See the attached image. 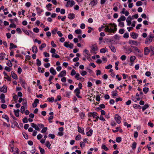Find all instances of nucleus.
Listing matches in <instances>:
<instances>
[{
	"mask_svg": "<svg viewBox=\"0 0 154 154\" xmlns=\"http://www.w3.org/2000/svg\"><path fill=\"white\" fill-rule=\"evenodd\" d=\"M5 96L4 94L2 93V94L0 96V98L1 100V103H5Z\"/></svg>",
	"mask_w": 154,
	"mask_h": 154,
	"instance_id": "nucleus-5",
	"label": "nucleus"
},
{
	"mask_svg": "<svg viewBox=\"0 0 154 154\" xmlns=\"http://www.w3.org/2000/svg\"><path fill=\"white\" fill-rule=\"evenodd\" d=\"M136 57L134 56H132L130 58V61L131 62H133L135 60Z\"/></svg>",
	"mask_w": 154,
	"mask_h": 154,
	"instance_id": "nucleus-40",
	"label": "nucleus"
},
{
	"mask_svg": "<svg viewBox=\"0 0 154 154\" xmlns=\"http://www.w3.org/2000/svg\"><path fill=\"white\" fill-rule=\"evenodd\" d=\"M119 22V26L121 27H123L124 26V24L123 22L121 21Z\"/></svg>",
	"mask_w": 154,
	"mask_h": 154,
	"instance_id": "nucleus-54",
	"label": "nucleus"
},
{
	"mask_svg": "<svg viewBox=\"0 0 154 154\" xmlns=\"http://www.w3.org/2000/svg\"><path fill=\"white\" fill-rule=\"evenodd\" d=\"M97 0H93L91 2V4L93 6L95 5L97 3Z\"/></svg>",
	"mask_w": 154,
	"mask_h": 154,
	"instance_id": "nucleus-28",
	"label": "nucleus"
},
{
	"mask_svg": "<svg viewBox=\"0 0 154 154\" xmlns=\"http://www.w3.org/2000/svg\"><path fill=\"white\" fill-rule=\"evenodd\" d=\"M11 74L13 78L15 79H18V77L17 75L16 74H15L14 72L12 71L11 72Z\"/></svg>",
	"mask_w": 154,
	"mask_h": 154,
	"instance_id": "nucleus-23",
	"label": "nucleus"
},
{
	"mask_svg": "<svg viewBox=\"0 0 154 154\" xmlns=\"http://www.w3.org/2000/svg\"><path fill=\"white\" fill-rule=\"evenodd\" d=\"M128 43L129 44H132V45L137 46L138 45V42L136 41L133 40H129L128 42Z\"/></svg>",
	"mask_w": 154,
	"mask_h": 154,
	"instance_id": "nucleus-18",
	"label": "nucleus"
},
{
	"mask_svg": "<svg viewBox=\"0 0 154 154\" xmlns=\"http://www.w3.org/2000/svg\"><path fill=\"white\" fill-rule=\"evenodd\" d=\"M7 64L10 67H11L12 66V64L10 60H9L8 62L7 63Z\"/></svg>",
	"mask_w": 154,
	"mask_h": 154,
	"instance_id": "nucleus-58",
	"label": "nucleus"
},
{
	"mask_svg": "<svg viewBox=\"0 0 154 154\" xmlns=\"http://www.w3.org/2000/svg\"><path fill=\"white\" fill-rule=\"evenodd\" d=\"M48 128L47 127L43 128L42 129L41 131L42 133H45L47 130Z\"/></svg>",
	"mask_w": 154,
	"mask_h": 154,
	"instance_id": "nucleus-53",
	"label": "nucleus"
},
{
	"mask_svg": "<svg viewBox=\"0 0 154 154\" xmlns=\"http://www.w3.org/2000/svg\"><path fill=\"white\" fill-rule=\"evenodd\" d=\"M32 51L33 53H37L38 52L37 47L35 46H33L32 48Z\"/></svg>",
	"mask_w": 154,
	"mask_h": 154,
	"instance_id": "nucleus-19",
	"label": "nucleus"
},
{
	"mask_svg": "<svg viewBox=\"0 0 154 154\" xmlns=\"http://www.w3.org/2000/svg\"><path fill=\"white\" fill-rule=\"evenodd\" d=\"M74 92L76 93V95L78 98H81V97L79 95L80 93V90L78 88H76Z\"/></svg>",
	"mask_w": 154,
	"mask_h": 154,
	"instance_id": "nucleus-7",
	"label": "nucleus"
},
{
	"mask_svg": "<svg viewBox=\"0 0 154 154\" xmlns=\"http://www.w3.org/2000/svg\"><path fill=\"white\" fill-rule=\"evenodd\" d=\"M0 91L4 93H6L7 91V87L4 85L2 87H0Z\"/></svg>",
	"mask_w": 154,
	"mask_h": 154,
	"instance_id": "nucleus-6",
	"label": "nucleus"
},
{
	"mask_svg": "<svg viewBox=\"0 0 154 154\" xmlns=\"http://www.w3.org/2000/svg\"><path fill=\"white\" fill-rule=\"evenodd\" d=\"M154 38L153 35H148V37L146 38L145 41V43L146 44H149L152 42V38Z\"/></svg>",
	"mask_w": 154,
	"mask_h": 154,
	"instance_id": "nucleus-2",
	"label": "nucleus"
},
{
	"mask_svg": "<svg viewBox=\"0 0 154 154\" xmlns=\"http://www.w3.org/2000/svg\"><path fill=\"white\" fill-rule=\"evenodd\" d=\"M97 113L96 112H93L88 113V116L89 117H93V118L96 119L94 120V122H96L98 121V119L99 118V116L97 115Z\"/></svg>",
	"mask_w": 154,
	"mask_h": 154,
	"instance_id": "nucleus-1",
	"label": "nucleus"
},
{
	"mask_svg": "<svg viewBox=\"0 0 154 154\" xmlns=\"http://www.w3.org/2000/svg\"><path fill=\"white\" fill-rule=\"evenodd\" d=\"M38 148L40 150V152H41V154H43L45 153V151L44 149L42 148L40 146H39Z\"/></svg>",
	"mask_w": 154,
	"mask_h": 154,
	"instance_id": "nucleus-34",
	"label": "nucleus"
},
{
	"mask_svg": "<svg viewBox=\"0 0 154 154\" xmlns=\"http://www.w3.org/2000/svg\"><path fill=\"white\" fill-rule=\"evenodd\" d=\"M56 52V50L54 48H52L51 49L50 52L51 53L54 54Z\"/></svg>",
	"mask_w": 154,
	"mask_h": 154,
	"instance_id": "nucleus-62",
	"label": "nucleus"
},
{
	"mask_svg": "<svg viewBox=\"0 0 154 154\" xmlns=\"http://www.w3.org/2000/svg\"><path fill=\"white\" fill-rule=\"evenodd\" d=\"M109 47L110 48L111 50L114 53H115L116 52V49L115 47L112 45H111L110 46H109Z\"/></svg>",
	"mask_w": 154,
	"mask_h": 154,
	"instance_id": "nucleus-25",
	"label": "nucleus"
},
{
	"mask_svg": "<svg viewBox=\"0 0 154 154\" xmlns=\"http://www.w3.org/2000/svg\"><path fill=\"white\" fill-rule=\"evenodd\" d=\"M36 10L38 13L41 14V13L43 11L41 9L37 7L36 8Z\"/></svg>",
	"mask_w": 154,
	"mask_h": 154,
	"instance_id": "nucleus-35",
	"label": "nucleus"
},
{
	"mask_svg": "<svg viewBox=\"0 0 154 154\" xmlns=\"http://www.w3.org/2000/svg\"><path fill=\"white\" fill-rule=\"evenodd\" d=\"M131 47L133 48L134 49V50L135 51L138 52V53L140 52V50H139L137 47L131 46Z\"/></svg>",
	"mask_w": 154,
	"mask_h": 154,
	"instance_id": "nucleus-48",
	"label": "nucleus"
},
{
	"mask_svg": "<svg viewBox=\"0 0 154 154\" xmlns=\"http://www.w3.org/2000/svg\"><path fill=\"white\" fill-rule=\"evenodd\" d=\"M66 72L65 70L62 71L58 75L59 77H62L66 75Z\"/></svg>",
	"mask_w": 154,
	"mask_h": 154,
	"instance_id": "nucleus-11",
	"label": "nucleus"
},
{
	"mask_svg": "<svg viewBox=\"0 0 154 154\" xmlns=\"http://www.w3.org/2000/svg\"><path fill=\"white\" fill-rule=\"evenodd\" d=\"M33 30L36 33H38L39 32V29L38 28L36 27L33 29Z\"/></svg>",
	"mask_w": 154,
	"mask_h": 154,
	"instance_id": "nucleus-55",
	"label": "nucleus"
},
{
	"mask_svg": "<svg viewBox=\"0 0 154 154\" xmlns=\"http://www.w3.org/2000/svg\"><path fill=\"white\" fill-rule=\"evenodd\" d=\"M75 74H76V72H75V70L74 69H72V70L71 72V75L73 76V75H75Z\"/></svg>",
	"mask_w": 154,
	"mask_h": 154,
	"instance_id": "nucleus-60",
	"label": "nucleus"
},
{
	"mask_svg": "<svg viewBox=\"0 0 154 154\" xmlns=\"http://www.w3.org/2000/svg\"><path fill=\"white\" fill-rule=\"evenodd\" d=\"M61 96L60 95H58L57 97V99H55L54 101L55 102H56L58 100H61Z\"/></svg>",
	"mask_w": 154,
	"mask_h": 154,
	"instance_id": "nucleus-36",
	"label": "nucleus"
},
{
	"mask_svg": "<svg viewBox=\"0 0 154 154\" xmlns=\"http://www.w3.org/2000/svg\"><path fill=\"white\" fill-rule=\"evenodd\" d=\"M46 44L45 43H42L39 47V49L42 50L43 48L46 47Z\"/></svg>",
	"mask_w": 154,
	"mask_h": 154,
	"instance_id": "nucleus-46",
	"label": "nucleus"
},
{
	"mask_svg": "<svg viewBox=\"0 0 154 154\" xmlns=\"http://www.w3.org/2000/svg\"><path fill=\"white\" fill-rule=\"evenodd\" d=\"M122 138L120 137H117L116 138V141L117 142L120 143L121 141Z\"/></svg>",
	"mask_w": 154,
	"mask_h": 154,
	"instance_id": "nucleus-49",
	"label": "nucleus"
},
{
	"mask_svg": "<svg viewBox=\"0 0 154 154\" xmlns=\"http://www.w3.org/2000/svg\"><path fill=\"white\" fill-rule=\"evenodd\" d=\"M143 91L144 92V93L146 94L149 91V88L147 87H145L143 88Z\"/></svg>",
	"mask_w": 154,
	"mask_h": 154,
	"instance_id": "nucleus-37",
	"label": "nucleus"
},
{
	"mask_svg": "<svg viewBox=\"0 0 154 154\" xmlns=\"http://www.w3.org/2000/svg\"><path fill=\"white\" fill-rule=\"evenodd\" d=\"M47 100L49 102H53L54 101V97H51V98L49 97L47 99Z\"/></svg>",
	"mask_w": 154,
	"mask_h": 154,
	"instance_id": "nucleus-39",
	"label": "nucleus"
},
{
	"mask_svg": "<svg viewBox=\"0 0 154 154\" xmlns=\"http://www.w3.org/2000/svg\"><path fill=\"white\" fill-rule=\"evenodd\" d=\"M131 36L132 38L134 39H136L137 38L138 35L137 34H136L134 32H132L131 34Z\"/></svg>",
	"mask_w": 154,
	"mask_h": 154,
	"instance_id": "nucleus-21",
	"label": "nucleus"
},
{
	"mask_svg": "<svg viewBox=\"0 0 154 154\" xmlns=\"http://www.w3.org/2000/svg\"><path fill=\"white\" fill-rule=\"evenodd\" d=\"M131 18L130 16H129L127 19L126 22L128 26H130L131 24Z\"/></svg>",
	"mask_w": 154,
	"mask_h": 154,
	"instance_id": "nucleus-13",
	"label": "nucleus"
},
{
	"mask_svg": "<svg viewBox=\"0 0 154 154\" xmlns=\"http://www.w3.org/2000/svg\"><path fill=\"white\" fill-rule=\"evenodd\" d=\"M81 75L82 76H84L87 74V72L85 71H82L80 72Z\"/></svg>",
	"mask_w": 154,
	"mask_h": 154,
	"instance_id": "nucleus-50",
	"label": "nucleus"
},
{
	"mask_svg": "<svg viewBox=\"0 0 154 154\" xmlns=\"http://www.w3.org/2000/svg\"><path fill=\"white\" fill-rule=\"evenodd\" d=\"M81 139V135L79 134L77 135L75 137V140H80Z\"/></svg>",
	"mask_w": 154,
	"mask_h": 154,
	"instance_id": "nucleus-47",
	"label": "nucleus"
},
{
	"mask_svg": "<svg viewBox=\"0 0 154 154\" xmlns=\"http://www.w3.org/2000/svg\"><path fill=\"white\" fill-rule=\"evenodd\" d=\"M45 145L49 149H51V148L50 147L51 146V144H50L49 141H46L45 143Z\"/></svg>",
	"mask_w": 154,
	"mask_h": 154,
	"instance_id": "nucleus-33",
	"label": "nucleus"
},
{
	"mask_svg": "<svg viewBox=\"0 0 154 154\" xmlns=\"http://www.w3.org/2000/svg\"><path fill=\"white\" fill-rule=\"evenodd\" d=\"M144 54L146 55H148L150 52V51L148 47H146L144 48Z\"/></svg>",
	"mask_w": 154,
	"mask_h": 154,
	"instance_id": "nucleus-8",
	"label": "nucleus"
},
{
	"mask_svg": "<svg viewBox=\"0 0 154 154\" xmlns=\"http://www.w3.org/2000/svg\"><path fill=\"white\" fill-rule=\"evenodd\" d=\"M5 56V53H1L0 54V60H3L4 59Z\"/></svg>",
	"mask_w": 154,
	"mask_h": 154,
	"instance_id": "nucleus-27",
	"label": "nucleus"
},
{
	"mask_svg": "<svg viewBox=\"0 0 154 154\" xmlns=\"http://www.w3.org/2000/svg\"><path fill=\"white\" fill-rule=\"evenodd\" d=\"M143 3L141 1H138L136 3V5L137 6H140L142 5Z\"/></svg>",
	"mask_w": 154,
	"mask_h": 154,
	"instance_id": "nucleus-42",
	"label": "nucleus"
},
{
	"mask_svg": "<svg viewBox=\"0 0 154 154\" xmlns=\"http://www.w3.org/2000/svg\"><path fill=\"white\" fill-rule=\"evenodd\" d=\"M48 137L52 139H54L55 138V135L54 134H49L48 135Z\"/></svg>",
	"mask_w": 154,
	"mask_h": 154,
	"instance_id": "nucleus-59",
	"label": "nucleus"
},
{
	"mask_svg": "<svg viewBox=\"0 0 154 154\" xmlns=\"http://www.w3.org/2000/svg\"><path fill=\"white\" fill-rule=\"evenodd\" d=\"M85 27V24L84 23H82L81 24L80 27L82 29H84Z\"/></svg>",
	"mask_w": 154,
	"mask_h": 154,
	"instance_id": "nucleus-63",
	"label": "nucleus"
},
{
	"mask_svg": "<svg viewBox=\"0 0 154 154\" xmlns=\"http://www.w3.org/2000/svg\"><path fill=\"white\" fill-rule=\"evenodd\" d=\"M133 107L134 108H139V109H140L141 106L139 105L135 104L134 105Z\"/></svg>",
	"mask_w": 154,
	"mask_h": 154,
	"instance_id": "nucleus-52",
	"label": "nucleus"
},
{
	"mask_svg": "<svg viewBox=\"0 0 154 154\" xmlns=\"http://www.w3.org/2000/svg\"><path fill=\"white\" fill-rule=\"evenodd\" d=\"M101 147L105 151H107L108 150V148L104 144L102 145Z\"/></svg>",
	"mask_w": 154,
	"mask_h": 154,
	"instance_id": "nucleus-41",
	"label": "nucleus"
},
{
	"mask_svg": "<svg viewBox=\"0 0 154 154\" xmlns=\"http://www.w3.org/2000/svg\"><path fill=\"white\" fill-rule=\"evenodd\" d=\"M98 50V48L95 45H92V50L93 51H95Z\"/></svg>",
	"mask_w": 154,
	"mask_h": 154,
	"instance_id": "nucleus-31",
	"label": "nucleus"
},
{
	"mask_svg": "<svg viewBox=\"0 0 154 154\" xmlns=\"http://www.w3.org/2000/svg\"><path fill=\"white\" fill-rule=\"evenodd\" d=\"M138 136V133L137 131H135L134 133V137L135 138H137Z\"/></svg>",
	"mask_w": 154,
	"mask_h": 154,
	"instance_id": "nucleus-64",
	"label": "nucleus"
},
{
	"mask_svg": "<svg viewBox=\"0 0 154 154\" xmlns=\"http://www.w3.org/2000/svg\"><path fill=\"white\" fill-rule=\"evenodd\" d=\"M77 128L78 131L79 132L82 134L83 135L85 134L83 128H82L79 126H78Z\"/></svg>",
	"mask_w": 154,
	"mask_h": 154,
	"instance_id": "nucleus-17",
	"label": "nucleus"
},
{
	"mask_svg": "<svg viewBox=\"0 0 154 154\" xmlns=\"http://www.w3.org/2000/svg\"><path fill=\"white\" fill-rule=\"evenodd\" d=\"M115 119L116 122L119 124L120 123L121 120V117L117 114H116L115 116Z\"/></svg>",
	"mask_w": 154,
	"mask_h": 154,
	"instance_id": "nucleus-4",
	"label": "nucleus"
},
{
	"mask_svg": "<svg viewBox=\"0 0 154 154\" xmlns=\"http://www.w3.org/2000/svg\"><path fill=\"white\" fill-rule=\"evenodd\" d=\"M67 3L69 4L70 7H72L75 5V2L73 0H69L67 2Z\"/></svg>",
	"mask_w": 154,
	"mask_h": 154,
	"instance_id": "nucleus-14",
	"label": "nucleus"
},
{
	"mask_svg": "<svg viewBox=\"0 0 154 154\" xmlns=\"http://www.w3.org/2000/svg\"><path fill=\"white\" fill-rule=\"evenodd\" d=\"M43 54L45 57H49V54L47 52H44Z\"/></svg>",
	"mask_w": 154,
	"mask_h": 154,
	"instance_id": "nucleus-56",
	"label": "nucleus"
},
{
	"mask_svg": "<svg viewBox=\"0 0 154 154\" xmlns=\"http://www.w3.org/2000/svg\"><path fill=\"white\" fill-rule=\"evenodd\" d=\"M109 25L111 26L112 27L114 28V29H113V33H115L117 30L116 25L114 23L113 24L110 23L109 24Z\"/></svg>",
	"mask_w": 154,
	"mask_h": 154,
	"instance_id": "nucleus-9",
	"label": "nucleus"
},
{
	"mask_svg": "<svg viewBox=\"0 0 154 154\" xmlns=\"http://www.w3.org/2000/svg\"><path fill=\"white\" fill-rule=\"evenodd\" d=\"M31 125L32 127L34 128L36 130L38 131H39V129L38 126L34 123H31Z\"/></svg>",
	"mask_w": 154,
	"mask_h": 154,
	"instance_id": "nucleus-12",
	"label": "nucleus"
},
{
	"mask_svg": "<svg viewBox=\"0 0 154 154\" xmlns=\"http://www.w3.org/2000/svg\"><path fill=\"white\" fill-rule=\"evenodd\" d=\"M93 133V130L92 129H90L88 132H87L86 133V134L88 136H91L92 134Z\"/></svg>",
	"mask_w": 154,
	"mask_h": 154,
	"instance_id": "nucleus-26",
	"label": "nucleus"
},
{
	"mask_svg": "<svg viewBox=\"0 0 154 154\" xmlns=\"http://www.w3.org/2000/svg\"><path fill=\"white\" fill-rule=\"evenodd\" d=\"M129 34L128 32L125 33L123 35V37L125 38H128L129 37Z\"/></svg>",
	"mask_w": 154,
	"mask_h": 154,
	"instance_id": "nucleus-51",
	"label": "nucleus"
},
{
	"mask_svg": "<svg viewBox=\"0 0 154 154\" xmlns=\"http://www.w3.org/2000/svg\"><path fill=\"white\" fill-rule=\"evenodd\" d=\"M14 113L15 116L16 117L19 116V113L20 112V110L19 109H17V110L14 109Z\"/></svg>",
	"mask_w": 154,
	"mask_h": 154,
	"instance_id": "nucleus-24",
	"label": "nucleus"
},
{
	"mask_svg": "<svg viewBox=\"0 0 154 154\" xmlns=\"http://www.w3.org/2000/svg\"><path fill=\"white\" fill-rule=\"evenodd\" d=\"M149 105L148 104H146L143 107H142V111H144L146 109L149 107Z\"/></svg>",
	"mask_w": 154,
	"mask_h": 154,
	"instance_id": "nucleus-29",
	"label": "nucleus"
},
{
	"mask_svg": "<svg viewBox=\"0 0 154 154\" xmlns=\"http://www.w3.org/2000/svg\"><path fill=\"white\" fill-rule=\"evenodd\" d=\"M52 57H55L56 58H58L60 57V56L57 54L54 53L52 55Z\"/></svg>",
	"mask_w": 154,
	"mask_h": 154,
	"instance_id": "nucleus-45",
	"label": "nucleus"
},
{
	"mask_svg": "<svg viewBox=\"0 0 154 154\" xmlns=\"http://www.w3.org/2000/svg\"><path fill=\"white\" fill-rule=\"evenodd\" d=\"M25 107L24 106H22L21 107V109H20V112L21 113H22V114H23L25 111Z\"/></svg>",
	"mask_w": 154,
	"mask_h": 154,
	"instance_id": "nucleus-44",
	"label": "nucleus"
},
{
	"mask_svg": "<svg viewBox=\"0 0 154 154\" xmlns=\"http://www.w3.org/2000/svg\"><path fill=\"white\" fill-rule=\"evenodd\" d=\"M120 58L122 60H125L126 59V57L125 55H123L121 56Z\"/></svg>",
	"mask_w": 154,
	"mask_h": 154,
	"instance_id": "nucleus-61",
	"label": "nucleus"
},
{
	"mask_svg": "<svg viewBox=\"0 0 154 154\" xmlns=\"http://www.w3.org/2000/svg\"><path fill=\"white\" fill-rule=\"evenodd\" d=\"M2 117L7 120V122H9V118L6 115L4 114L2 115Z\"/></svg>",
	"mask_w": 154,
	"mask_h": 154,
	"instance_id": "nucleus-30",
	"label": "nucleus"
},
{
	"mask_svg": "<svg viewBox=\"0 0 154 154\" xmlns=\"http://www.w3.org/2000/svg\"><path fill=\"white\" fill-rule=\"evenodd\" d=\"M126 20V17L123 15L121 16L120 17L118 20V21L120 22L121 21H124Z\"/></svg>",
	"mask_w": 154,
	"mask_h": 154,
	"instance_id": "nucleus-22",
	"label": "nucleus"
},
{
	"mask_svg": "<svg viewBox=\"0 0 154 154\" xmlns=\"http://www.w3.org/2000/svg\"><path fill=\"white\" fill-rule=\"evenodd\" d=\"M50 73L54 75H55L56 74L57 72L52 67H51L50 69Z\"/></svg>",
	"mask_w": 154,
	"mask_h": 154,
	"instance_id": "nucleus-15",
	"label": "nucleus"
},
{
	"mask_svg": "<svg viewBox=\"0 0 154 154\" xmlns=\"http://www.w3.org/2000/svg\"><path fill=\"white\" fill-rule=\"evenodd\" d=\"M136 145H137L136 143L135 142H134L132 144V145L131 146L132 148L134 150L135 149V148H136Z\"/></svg>",
	"mask_w": 154,
	"mask_h": 154,
	"instance_id": "nucleus-32",
	"label": "nucleus"
},
{
	"mask_svg": "<svg viewBox=\"0 0 154 154\" xmlns=\"http://www.w3.org/2000/svg\"><path fill=\"white\" fill-rule=\"evenodd\" d=\"M75 14L73 13H70L68 15V18L70 19H73L75 17Z\"/></svg>",
	"mask_w": 154,
	"mask_h": 154,
	"instance_id": "nucleus-16",
	"label": "nucleus"
},
{
	"mask_svg": "<svg viewBox=\"0 0 154 154\" xmlns=\"http://www.w3.org/2000/svg\"><path fill=\"white\" fill-rule=\"evenodd\" d=\"M64 45L65 47L67 48H69L72 49L73 48V44L71 43H70L69 42H65L64 43Z\"/></svg>",
	"mask_w": 154,
	"mask_h": 154,
	"instance_id": "nucleus-3",
	"label": "nucleus"
},
{
	"mask_svg": "<svg viewBox=\"0 0 154 154\" xmlns=\"http://www.w3.org/2000/svg\"><path fill=\"white\" fill-rule=\"evenodd\" d=\"M37 63L36 65L37 66H39L41 65V61L39 60L38 59H37L36 60Z\"/></svg>",
	"mask_w": 154,
	"mask_h": 154,
	"instance_id": "nucleus-43",
	"label": "nucleus"
},
{
	"mask_svg": "<svg viewBox=\"0 0 154 154\" xmlns=\"http://www.w3.org/2000/svg\"><path fill=\"white\" fill-rule=\"evenodd\" d=\"M75 32L77 34H81L82 31L80 29H77L75 30Z\"/></svg>",
	"mask_w": 154,
	"mask_h": 154,
	"instance_id": "nucleus-38",
	"label": "nucleus"
},
{
	"mask_svg": "<svg viewBox=\"0 0 154 154\" xmlns=\"http://www.w3.org/2000/svg\"><path fill=\"white\" fill-rule=\"evenodd\" d=\"M17 47V46L14 44H13L12 43H10V48L9 49L10 50H11L13 48H16Z\"/></svg>",
	"mask_w": 154,
	"mask_h": 154,
	"instance_id": "nucleus-20",
	"label": "nucleus"
},
{
	"mask_svg": "<svg viewBox=\"0 0 154 154\" xmlns=\"http://www.w3.org/2000/svg\"><path fill=\"white\" fill-rule=\"evenodd\" d=\"M39 102V100L37 99H35L33 103L32 104L33 107L34 108L36 107L37 106V104Z\"/></svg>",
	"mask_w": 154,
	"mask_h": 154,
	"instance_id": "nucleus-10",
	"label": "nucleus"
},
{
	"mask_svg": "<svg viewBox=\"0 0 154 154\" xmlns=\"http://www.w3.org/2000/svg\"><path fill=\"white\" fill-rule=\"evenodd\" d=\"M125 32V30L124 29H120L119 30V32L120 34H123Z\"/></svg>",
	"mask_w": 154,
	"mask_h": 154,
	"instance_id": "nucleus-57",
	"label": "nucleus"
}]
</instances>
